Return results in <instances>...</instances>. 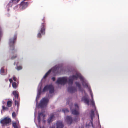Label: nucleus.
Here are the masks:
<instances>
[{
  "label": "nucleus",
  "instance_id": "19",
  "mask_svg": "<svg viewBox=\"0 0 128 128\" xmlns=\"http://www.w3.org/2000/svg\"><path fill=\"white\" fill-rule=\"evenodd\" d=\"M12 94L16 98L18 99V92L16 91H14L13 92Z\"/></svg>",
  "mask_w": 128,
  "mask_h": 128
},
{
  "label": "nucleus",
  "instance_id": "5",
  "mask_svg": "<svg viewBox=\"0 0 128 128\" xmlns=\"http://www.w3.org/2000/svg\"><path fill=\"white\" fill-rule=\"evenodd\" d=\"M67 81V79L66 77L59 78L56 82V83L61 84H64L66 83Z\"/></svg>",
  "mask_w": 128,
  "mask_h": 128
},
{
  "label": "nucleus",
  "instance_id": "34",
  "mask_svg": "<svg viewBox=\"0 0 128 128\" xmlns=\"http://www.w3.org/2000/svg\"><path fill=\"white\" fill-rule=\"evenodd\" d=\"M9 80L10 83L12 82V79H10Z\"/></svg>",
  "mask_w": 128,
  "mask_h": 128
},
{
  "label": "nucleus",
  "instance_id": "27",
  "mask_svg": "<svg viewBox=\"0 0 128 128\" xmlns=\"http://www.w3.org/2000/svg\"><path fill=\"white\" fill-rule=\"evenodd\" d=\"M2 109L4 110H8V108L7 107H5L4 106H2Z\"/></svg>",
  "mask_w": 128,
  "mask_h": 128
},
{
  "label": "nucleus",
  "instance_id": "31",
  "mask_svg": "<svg viewBox=\"0 0 128 128\" xmlns=\"http://www.w3.org/2000/svg\"><path fill=\"white\" fill-rule=\"evenodd\" d=\"M13 80L14 81H16V78L15 77H14V76H13Z\"/></svg>",
  "mask_w": 128,
  "mask_h": 128
},
{
  "label": "nucleus",
  "instance_id": "21",
  "mask_svg": "<svg viewBox=\"0 0 128 128\" xmlns=\"http://www.w3.org/2000/svg\"><path fill=\"white\" fill-rule=\"evenodd\" d=\"M17 100H16L15 101V105H17V108H18V106L19 105V100L18 98V99H17Z\"/></svg>",
  "mask_w": 128,
  "mask_h": 128
},
{
  "label": "nucleus",
  "instance_id": "22",
  "mask_svg": "<svg viewBox=\"0 0 128 128\" xmlns=\"http://www.w3.org/2000/svg\"><path fill=\"white\" fill-rule=\"evenodd\" d=\"M12 102L10 101H8L7 103V106L9 107H10L12 106Z\"/></svg>",
  "mask_w": 128,
  "mask_h": 128
},
{
  "label": "nucleus",
  "instance_id": "26",
  "mask_svg": "<svg viewBox=\"0 0 128 128\" xmlns=\"http://www.w3.org/2000/svg\"><path fill=\"white\" fill-rule=\"evenodd\" d=\"M20 0H12V1L13 3H17Z\"/></svg>",
  "mask_w": 128,
  "mask_h": 128
},
{
  "label": "nucleus",
  "instance_id": "13",
  "mask_svg": "<svg viewBox=\"0 0 128 128\" xmlns=\"http://www.w3.org/2000/svg\"><path fill=\"white\" fill-rule=\"evenodd\" d=\"M65 122L68 124H70L73 120L72 118L70 116H67L65 118Z\"/></svg>",
  "mask_w": 128,
  "mask_h": 128
},
{
  "label": "nucleus",
  "instance_id": "29",
  "mask_svg": "<svg viewBox=\"0 0 128 128\" xmlns=\"http://www.w3.org/2000/svg\"><path fill=\"white\" fill-rule=\"evenodd\" d=\"M78 120H79V117L78 116H77L74 119V120L76 122Z\"/></svg>",
  "mask_w": 128,
  "mask_h": 128
},
{
  "label": "nucleus",
  "instance_id": "24",
  "mask_svg": "<svg viewBox=\"0 0 128 128\" xmlns=\"http://www.w3.org/2000/svg\"><path fill=\"white\" fill-rule=\"evenodd\" d=\"M17 85L16 83L14 82H13L12 84V86L13 88H16L17 87Z\"/></svg>",
  "mask_w": 128,
  "mask_h": 128
},
{
  "label": "nucleus",
  "instance_id": "14",
  "mask_svg": "<svg viewBox=\"0 0 128 128\" xmlns=\"http://www.w3.org/2000/svg\"><path fill=\"white\" fill-rule=\"evenodd\" d=\"M56 128H63L64 126L62 122L61 121H58L57 122L56 124Z\"/></svg>",
  "mask_w": 128,
  "mask_h": 128
},
{
  "label": "nucleus",
  "instance_id": "1",
  "mask_svg": "<svg viewBox=\"0 0 128 128\" xmlns=\"http://www.w3.org/2000/svg\"><path fill=\"white\" fill-rule=\"evenodd\" d=\"M78 78H79L82 81V84L84 87L88 88L90 91V94L92 97L91 100L89 101L88 96L84 91L82 92L83 96L82 98V100L87 105H91L94 108H95L94 102L93 99V95L90 90V87L87 81L80 74L77 72L76 73V75H73L72 76H70L68 79V83L69 84L72 83L74 80H76Z\"/></svg>",
  "mask_w": 128,
  "mask_h": 128
},
{
  "label": "nucleus",
  "instance_id": "6",
  "mask_svg": "<svg viewBox=\"0 0 128 128\" xmlns=\"http://www.w3.org/2000/svg\"><path fill=\"white\" fill-rule=\"evenodd\" d=\"M76 88L77 89H76L74 87L70 88H68V91L71 92H73L77 89H78L79 90H81L80 85L79 82H76Z\"/></svg>",
  "mask_w": 128,
  "mask_h": 128
},
{
  "label": "nucleus",
  "instance_id": "20",
  "mask_svg": "<svg viewBox=\"0 0 128 128\" xmlns=\"http://www.w3.org/2000/svg\"><path fill=\"white\" fill-rule=\"evenodd\" d=\"M12 125L14 128H18V123L13 122L12 123Z\"/></svg>",
  "mask_w": 128,
  "mask_h": 128
},
{
  "label": "nucleus",
  "instance_id": "36",
  "mask_svg": "<svg viewBox=\"0 0 128 128\" xmlns=\"http://www.w3.org/2000/svg\"><path fill=\"white\" fill-rule=\"evenodd\" d=\"M97 115L98 116V119H99V115H98V114H97Z\"/></svg>",
  "mask_w": 128,
  "mask_h": 128
},
{
  "label": "nucleus",
  "instance_id": "18",
  "mask_svg": "<svg viewBox=\"0 0 128 128\" xmlns=\"http://www.w3.org/2000/svg\"><path fill=\"white\" fill-rule=\"evenodd\" d=\"M54 115L53 114H51L48 119V122L50 123L52 122L54 118Z\"/></svg>",
  "mask_w": 128,
  "mask_h": 128
},
{
  "label": "nucleus",
  "instance_id": "16",
  "mask_svg": "<svg viewBox=\"0 0 128 128\" xmlns=\"http://www.w3.org/2000/svg\"><path fill=\"white\" fill-rule=\"evenodd\" d=\"M14 64H16V67L15 68L17 70H19L22 69V65H19L18 62H15L14 63Z\"/></svg>",
  "mask_w": 128,
  "mask_h": 128
},
{
  "label": "nucleus",
  "instance_id": "10",
  "mask_svg": "<svg viewBox=\"0 0 128 128\" xmlns=\"http://www.w3.org/2000/svg\"><path fill=\"white\" fill-rule=\"evenodd\" d=\"M94 116V111L92 110L90 114V117L91 119V121L89 123V124L87 123L86 125V127L87 128H88L89 127V126H92L93 127H94L92 124V120H93V118Z\"/></svg>",
  "mask_w": 128,
  "mask_h": 128
},
{
  "label": "nucleus",
  "instance_id": "32",
  "mask_svg": "<svg viewBox=\"0 0 128 128\" xmlns=\"http://www.w3.org/2000/svg\"><path fill=\"white\" fill-rule=\"evenodd\" d=\"M2 34V32L0 29V36Z\"/></svg>",
  "mask_w": 128,
  "mask_h": 128
},
{
  "label": "nucleus",
  "instance_id": "38",
  "mask_svg": "<svg viewBox=\"0 0 128 128\" xmlns=\"http://www.w3.org/2000/svg\"><path fill=\"white\" fill-rule=\"evenodd\" d=\"M83 128L82 127H81V128Z\"/></svg>",
  "mask_w": 128,
  "mask_h": 128
},
{
  "label": "nucleus",
  "instance_id": "8",
  "mask_svg": "<svg viewBox=\"0 0 128 128\" xmlns=\"http://www.w3.org/2000/svg\"><path fill=\"white\" fill-rule=\"evenodd\" d=\"M44 26L43 24H42L41 26L40 30H39L38 33L37 34V37L38 38H40L41 37V35L40 33L42 34H44L45 32Z\"/></svg>",
  "mask_w": 128,
  "mask_h": 128
},
{
  "label": "nucleus",
  "instance_id": "37",
  "mask_svg": "<svg viewBox=\"0 0 128 128\" xmlns=\"http://www.w3.org/2000/svg\"><path fill=\"white\" fill-rule=\"evenodd\" d=\"M50 128H55L54 126H52Z\"/></svg>",
  "mask_w": 128,
  "mask_h": 128
},
{
  "label": "nucleus",
  "instance_id": "15",
  "mask_svg": "<svg viewBox=\"0 0 128 128\" xmlns=\"http://www.w3.org/2000/svg\"><path fill=\"white\" fill-rule=\"evenodd\" d=\"M28 2H25L23 1L20 4V6L21 8L24 10L28 6Z\"/></svg>",
  "mask_w": 128,
  "mask_h": 128
},
{
  "label": "nucleus",
  "instance_id": "33",
  "mask_svg": "<svg viewBox=\"0 0 128 128\" xmlns=\"http://www.w3.org/2000/svg\"><path fill=\"white\" fill-rule=\"evenodd\" d=\"M52 80L53 81H54L55 80V78L54 77H52Z\"/></svg>",
  "mask_w": 128,
  "mask_h": 128
},
{
  "label": "nucleus",
  "instance_id": "7",
  "mask_svg": "<svg viewBox=\"0 0 128 128\" xmlns=\"http://www.w3.org/2000/svg\"><path fill=\"white\" fill-rule=\"evenodd\" d=\"M58 69L56 66L52 69L50 70L47 72L45 75L42 78V81H44V80L48 76L49 74H50L51 71L53 72H54Z\"/></svg>",
  "mask_w": 128,
  "mask_h": 128
},
{
  "label": "nucleus",
  "instance_id": "3",
  "mask_svg": "<svg viewBox=\"0 0 128 128\" xmlns=\"http://www.w3.org/2000/svg\"><path fill=\"white\" fill-rule=\"evenodd\" d=\"M11 121L10 119L8 117H5L0 120V123L2 126L6 125L8 124Z\"/></svg>",
  "mask_w": 128,
  "mask_h": 128
},
{
  "label": "nucleus",
  "instance_id": "4",
  "mask_svg": "<svg viewBox=\"0 0 128 128\" xmlns=\"http://www.w3.org/2000/svg\"><path fill=\"white\" fill-rule=\"evenodd\" d=\"M48 90H49L50 92L51 93H53L54 91L53 86L52 85H50L45 86L43 88L42 92H45Z\"/></svg>",
  "mask_w": 128,
  "mask_h": 128
},
{
  "label": "nucleus",
  "instance_id": "23",
  "mask_svg": "<svg viewBox=\"0 0 128 128\" xmlns=\"http://www.w3.org/2000/svg\"><path fill=\"white\" fill-rule=\"evenodd\" d=\"M17 57V54H15L13 55L11 57V58L12 59H14Z\"/></svg>",
  "mask_w": 128,
  "mask_h": 128
},
{
  "label": "nucleus",
  "instance_id": "25",
  "mask_svg": "<svg viewBox=\"0 0 128 128\" xmlns=\"http://www.w3.org/2000/svg\"><path fill=\"white\" fill-rule=\"evenodd\" d=\"M62 111L65 113H66L68 112L69 111L67 108H64L62 110Z\"/></svg>",
  "mask_w": 128,
  "mask_h": 128
},
{
  "label": "nucleus",
  "instance_id": "12",
  "mask_svg": "<svg viewBox=\"0 0 128 128\" xmlns=\"http://www.w3.org/2000/svg\"><path fill=\"white\" fill-rule=\"evenodd\" d=\"M75 109L72 110V113L74 115H78L79 114V112L78 111V107L77 104H75L74 105Z\"/></svg>",
  "mask_w": 128,
  "mask_h": 128
},
{
  "label": "nucleus",
  "instance_id": "28",
  "mask_svg": "<svg viewBox=\"0 0 128 128\" xmlns=\"http://www.w3.org/2000/svg\"><path fill=\"white\" fill-rule=\"evenodd\" d=\"M1 73L2 74H3L4 72V70L3 68H2L0 70Z\"/></svg>",
  "mask_w": 128,
  "mask_h": 128
},
{
  "label": "nucleus",
  "instance_id": "30",
  "mask_svg": "<svg viewBox=\"0 0 128 128\" xmlns=\"http://www.w3.org/2000/svg\"><path fill=\"white\" fill-rule=\"evenodd\" d=\"M12 116L13 117H15L16 116V115L15 113L14 112L12 113Z\"/></svg>",
  "mask_w": 128,
  "mask_h": 128
},
{
  "label": "nucleus",
  "instance_id": "9",
  "mask_svg": "<svg viewBox=\"0 0 128 128\" xmlns=\"http://www.w3.org/2000/svg\"><path fill=\"white\" fill-rule=\"evenodd\" d=\"M42 85V82H41L39 84L38 87L37 96L36 98V101H37V100H38V98H39L40 97V93H41V90Z\"/></svg>",
  "mask_w": 128,
  "mask_h": 128
},
{
  "label": "nucleus",
  "instance_id": "35",
  "mask_svg": "<svg viewBox=\"0 0 128 128\" xmlns=\"http://www.w3.org/2000/svg\"><path fill=\"white\" fill-rule=\"evenodd\" d=\"M2 103L3 104H4L5 102L4 101H2Z\"/></svg>",
  "mask_w": 128,
  "mask_h": 128
},
{
  "label": "nucleus",
  "instance_id": "11",
  "mask_svg": "<svg viewBox=\"0 0 128 128\" xmlns=\"http://www.w3.org/2000/svg\"><path fill=\"white\" fill-rule=\"evenodd\" d=\"M16 38V36H14V38L10 39V40L9 44L10 47L11 49H13L14 48L13 44L15 42Z\"/></svg>",
  "mask_w": 128,
  "mask_h": 128
},
{
  "label": "nucleus",
  "instance_id": "2",
  "mask_svg": "<svg viewBox=\"0 0 128 128\" xmlns=\"http://www.w3.org/2000/svg\"><path fill=\"white\" fill-rule=\"evenodd\" d=\"M48 102V99L46 98H43L40 101V102L38 106V108H41L45 107L47 105Z\"/></svg>",
  "mask_w": 128,
  "mask_h": 128
},
{
  "label": "nucleus",
  "instance_id": "17",
  "mask_svg": "<svg viewBox=\"0 0 128 128\" xmlns=\"http://www.w3.org/2000/svg\"><path fill=\"white\" fill-rule=\"evenodd\" d=\"M45 116V115L43 113H39L38 115V122H40V120L41 118H44V117Z\"/></svg>",
  "mask_w": 128,
  "mask_h": 128
}]
</instances>
